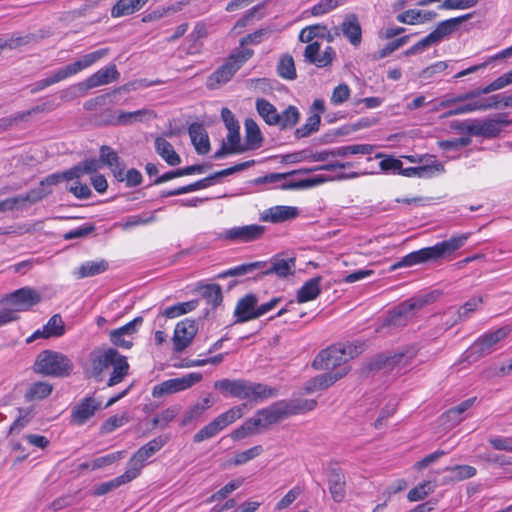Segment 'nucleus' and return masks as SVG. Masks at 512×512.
Wrapping results in <instances>:
<instances>
[{
	"label": "nucleus",
	"mask_w": 512,
	"mask_h": 512,
	"mask_svg": "<svg viewBox=\"0 0 512 512\" xmlns=\"http://www.w3.org/2000/svg\"><path fill=\"white\" fill-rule=\"evenodd\" d=\"M207 27L203 22L196 23L193 31L189 34V39L193 41V45L189 48V53L197 52L200 48L198 41L207 37Z\"/></svg>",
	"instance_id": "nucleus-58"
},
{
	"label": "nucleus",
	"mask_w": 512,
	"mask_h": 512,
	"mask_svg": "<svg viewBox=\"0 0 512 512\" xmlns=\"http://www.w3.org/2000/svg\"><path fill=\"white\" fill-rule=\"evenodd\" d=\"M261 430H263L261 428V421L260 419H257L255 415L254 417L247 419L240 427L235 429L231 433V438L234 441H238L248 436L259 434Z\"/></svg>",
	"instance_id": "nucleus-33"
},
{
	"label": "nucleus",
	"mask_w": 512,
	"mask_h": 512,
	"mask_svg": "<svg viewBox=\"0 0 512 512\" xmlns=\"http://www.w3.org/2000/svg\"><path fill=\"white\" fill-rule=\"evenodd\" d=\"M416 353L412 349H408L403 352L395 353L393 355L385 356L379 355L375 361L372 363V368L374 369H387L392 370L396 367L402 369L407 367V365L414 359Z\"/></svg>",
	"instance_id": "nucleus-20"
},
{
	"label": "nucleus",
	"mask_w": 512,
	"mask_h": 512,
	"mask_svg": "<svg viewBox=\"0 0 512 512\" xmlns=\"http://www.w3.org/2000/svg\"><path fill=\"white\" fill-rule=\"evenodd\" d=\"M202 296L213 307H217L223 300L222 289L219 284H207L202 287Z\"/></svg>",
	"instance_id": "nucleus-53"
},
{
	"label": "nucleus",
	"mask_w": 512,
	"mask_h": 512,
	"mask_svg": "<svg viewBox=\"0 0 512 512\" xmlns=\"http://www.w3.org/2000/svg\"><path fill=\"white\" fill-rule=\"evenodd\" d=\"M73 370V363L64 354L56 351H42L34 363V371L38 374L54 377H67Z\"/></svg>",
	"instance_id": "nucleus-10"
},
{
	"label": "nucleus",
	"mask_w": 512,
	"mask_h": 512,
	"mask_svg": "<svg viewBox=\"0 0 512 512\" xmlns=\"http://www.w3.org/2000/svg\"><path fill=\"white\" fill-rule=\"evenodd\" d=\"M51 192V190H46L44 186L40 185L38 188L29 190L26 194L18 195V203L29 202L30 204H34L51 194Z\"/></svg>",
	"instance_id": "nucleus-55"
},
{
	"label": "nucleus",
	"mask_w": 512,
	"mask_h": 512,
	"mask_svg": "<svg viewBox=\"0 0 512 512\" xmlns=\"http://www.w3.org/2000/svg\"><path fill=\"white\" fill-rule=\"evenodd\" d=\"M278 75L286 80H294L297 77L293 57L289 54H284L280 57L277 65Z\"/></svg>",
	"instance_id": "nucleus-44"
},
{
	"label": "nucleus",
	"mask_w": 512,
	"mask_h": 512,
	"mask_svg": "<svg viewBox=\"0 0 512 512\" xmlns=\"http://www.w3.org/2000/svg\"><path fill=\"white\" fill-rule=\"evenodd\" d=\"M482 121L484 138H494L498 136L502 128L510 124L504 114H499L496 118L482 119Z\"/></svg>",
	"instance_id": "nucleus-36"
},
{
	"label": "nucleus",
	"mask_w": 512,
	"mask_h": 512,
	"mask_svg": "<svg viewBox=\"0 0 512 512\" xmlns=\"http://www.w3.org/2000/svg\"><path fill=\"white\" fill-rule=\"evenodd\" d=\"M147 2L148 0H118L111 8V16L119 18L132 15L145 6Z\"/></svg>",
	"instance_id": "nucleus-29"
},
{
	"label": "nucleus",
	"mask_w": 512,
	"mask_h": 512,
	"mask_svg": "<svg viewBox=\"0 0 512 512\" xmlns=\"http://www.w3.org/2000/svg\"><path fill=\"white\" fill-rule=\"evenodd\" d=\"M266 262L256 261L251 263L241 264L234 268H230L227 271L219 275L220 278L242 276L245 274L253 273L256 270L263 269L260 275H276L279 278H286L292 276L296 269V259L294 257H283L276 255L271 258L270 264L266 267Z\"/></svg>",
	"instance_id": "nucleus-5"
},
{
	"label": "nucleus",
	"mask_w": 512,
	"mask_h": 512,
	"mask_svg": "<svg viewBox=\"0 0 512 512\" xmlns=\"http://www.w3.org/2000/svg\"><path fill=\"white\" fill-rule=\"evenodd\" d=\"M327 27L321 24L307 26L300 31L299 41L303 43H310L315 38H325Z\"/></svg>",
	"instance_id": "nucleus-51"
},
{
	"label": "nucleus",
	"mask_w": 512,
	"mask_h": 512,
	"mask_svg": "<svg viewBox=\"0 0 512 512\" xmlns=\"http://www.w3.org/2000/svg\"><path fill=\"white\" fill-rule=\"evenodd\" d=\"M245 142L247 151L258 149L263 143V135L258 124L250 118L245 120Z\"/></svg>",
	"instance_id": "nucleus-30"
},
{
	"label": "nucleus",
	"mask_w": 512,
	"mask_h": 512,
	"mask_svg": "<svg viewBox=\"0 0 512 512\" xmlns=\"http://www.w3.org/2000/svg\"><path fill=\"white\" fill-rule=\"evenodd\" d=\"M300 120V112L296 106L289 105L285 110L279 113V120L275 126H278L281 130L291 129Z\"/></svg>",
	"instance_id": "nucleus-40"
},
{
	"label": "nucleus",
	"mask_w": 512,
	"mask_h": 512,
	"mask_svg": "<svg viewBox=\"0 0 512 512\" xmlns=\"http://www.w3.org/2000/svg\"><path fill=\"white\" fill-rule=\"evenodd\" d=\"M433 298L430 294L419 295L405 300L389 311L384 318L382 327L402 328L405 327L425 305L431 303Z\"/></svg>",
	"instance_id": "nucleus-8"
},
{
	"label": "nucleus",
	"mask_w": 512,
	"mask_h": 512,
	"mask_svg": "<svg viewBox=\"0 0 512 512\" xmlns=\"http://www.w3.org/2000/svg\"><path fill=\"white\" fill-rule=\"evenodd\" d=\"M155 212L156 211L146 212L140 215L128 216L122 223L119 224V226L123 230H128L136 226L153 223L156 221Z\"/></svg>",
	"instance_id": "nucleus-46"
},
{
	"label": "nucleus",
	"mask_w": 512,
	"mask_h": 512,
	"mask_svg": "<svg viewBox=\"0 0 512 512\" xmlns=\"http://www.w3.org/2000/svg\"><path fill=\"white\" fill-rule=\"evenodd\" d=\"M108 54H109V48H102V49L96 50L94 52L83 55L80 59L76 60L75 62L59 68L51 76L37 81L33 85L32 89H31V93L35 94V93L45 89L48 86H51L55 83L65 80L73 75H76L77 73L92 66L94 63H96L99 60H101L102 58L106 57Z\"/></svg>",
	"instance_id": "nucleus-6"
},
{
	"label": "nucleus",
	"mask_w": 512,
	"mask_h": 512,
	"mask_svg": "<svg viewBox=\"0 0 512 512\" xmlns=\"http://www.w3.org/2000/svg\"><path fill=\"white\" fill-rule=\"evenodd\" d=\"M512 332L511 325H504L495 331H489L478 337L461 355V362L474 363L480 358L491 354L495 346Z\"/></svg>",
	"instance_id": "nucleus-9"
},
{
	"label": "nucleus",
	"mask_w": 512,
	"mask_h": 512,
	"mask_svg": "<svg viewBox=\"0 0 512 512\" xmlns=\"http://www.w3.org/2000/svg\"><path fill=\"white\" fill-rule=\"evenodd\" d=\"M109 267L106 260L87 261L83 263L78 270L79 278L92 277L105 272Z\"/></svg>",
	"instance_id": "nucleus-43"
},
{
	"label": "nucleus",
	"mask_w": 512,
	"mask_h": 512,
	"mask_svg": "<svg viewBox=\"0 0 512 512\" xmlns=\"http://www.w3.org/2000/svg\"><path fill=\"white\" fill-rule=\"evenodd\" d=\"M321 282V276H316L306 281L297 291V302L305 303L316 299L321 293Z\"/></svg>",
	"instance_id": "nucleus-27"
},
{
	"label": "nucleus",
	"mask_w": 512,
	"mask_h": 512,
	"mask_svg": "<svg viewBox=\"0 0 512 512\" xmlns=\"http://www.w3.org/2000/svg\"><path fill=\"white\" fill-rule=\"evenodd\" d=\"M468 237L469 234L452 236L450 239L439 242L434 246L413 251L402 257L398 262L394 263L390 267V270L394 271L398 268L411 267L417 264H423L444 258L446 255H449L461 248L466 243Z\"/></svg>",
	"instance_id": "nucleus-2"
},
{
	"label": "nucleus",
	"mask_w": 512,
	"mask_h": 512,
	"mask_svg": "<svg viewBox=\"0 0 512 512\" xmlns=\"http://www.w3.org/2000/svg\"><path fill=\"white\" fill-rule=\"evenodd\" d=\"M349 371V368L345 365L343 368L335 371L328 372L319 376H316V382L318 383V387L320 390L327 389L331 385H333L336 381L343 378Z\"/></svg>",
	"instance_id": "nucleus-52"
},
{
	"label": "nucleus",
	"mask_w": 512,
	"mask_h": 512,
	"mask_svg": "<svg viewBox=\"0 0 512 512\" xmlns=\"http://www.w3.org/2000/svg\"><path fill=\"white\" fill-rule=\"evenodd\" d=\"M265 230L264 226L258 224L237 226L226 229L221 234V238L231 242L247 243L260 239Z\"/></svg>",
	"instance_id": "nucleus-16"
},
{
	"label": "nucleus",
	"mask_w": 512,
	"mask_h": 512,
	"mask_svg": "<svg viewBox=\"0 0 512 512\" xmlns=\"http://www.w3.org/2000/svg\"><path fill=\"white\" fill-rule=\"evenodd\" d=\"M258 298L254 294H247L241 298L235 307L234 315L236 323H243L255 319L256 305Z\"/></svg>",
	"instance_id": "nucleus-24"
},
{
	"label": "nucleus",
	"mask_w": 512,
	"mask_h": 512,
	"mask_svg": "<svg viewBox=\"0 0 512 512\" xmlns=\"http://www.w3.org/2000/svg\"><path fill=\"white\" fill-rule=\"evenodd\" d=\"M350 97V88L346 84H339L336 86L331 95V103L340 105L347 101Z\"/></svg>",
	"instance_id": "nucleus-64"
},
{
	"label": "nucleus",
	"mask_w": 512,
	"mask_h": 512,
	"mask_svg": "<svg viewBox=\"0 0 512 512\" xmlns=\"http://www.w3.org/2000/svg\"><path fill=\"white\" fill-rule=\"evenodd\" d=\"M299 215L297 207L277 205L263 211L260 220L270 223H282L296 218Z\"/></svg>",
	"instance_id": "nucleus-23"
},
{
	"label": "nucleus",
	"mask_w": 512,
	"mask_h": 512,
	"mask_svg": "<svg viewBox=\"0 0 512 512\" xmlns=\"http://www.w3.org/2000/svg\"><path fill=\"white\" fill-rule=\"evenodd\" d=\"M432 492L430 482L419 484L408 492L407 498L411 502L420 501L424 499L429 493Z\"/></svg>",
	"instance_id": "nucleus-62"
},
{
	"label": "nucleus",
	"mask_w": 512,
	"mask_h": 512,
	"mask_svg": "<svg viewBox=\"0 0 512 512\" xmlns=\"http://www.w3.org/2000/svg\"><path fill=\"white\" fill-rule=\"evenodd\" d=\"M197 333V324L194 320L185 319L177 323L174 335L173 344L176 352L185 350L194 339Z\"/></svg>",
	"instance_id": "nucleus-19"
},
{
	"label": "nucleus",
	"mask_w": 512,
	"mask_h": 512,
	"mask_svg": "<svg viewBox=\"0 0 512 512\" xmlns=\"http://www.w3.org/2000/svg\"><path fill=\"white\" fill-rule=\"evenodd\" d=\"M78 172H79V169L70 168L64 172L50 174L40 182V185L44 186V187L53 186V185H57V184L61 183L62 181H65V180L69 181V180H73V179H78Z\"/></svg>",
	"instance_id": "nucleus-47"
},
{
	"label": "nucleus",
	"mask_w": 512,
	"mask_h": 512,
	"mask_svg": "<svg viewBox=\"0 0 512 512\" xmlns=\"http://www.w3.org/2000/svg\"><path fill=\"white\" fill-rule=\"evenodd\" d=\"M256 109L258 114L270 126H275L279 120V113L276 107L264 98L256 100Z\"/></svg>",
	"instance_id": "nucleus-35"
},
{
	"label": "nucleus",
	"mask_w": 512,
	"mask_h": 512,
	"mask_svg": "<svg viewBox=\"0 0 512 512\" xmlns=\"http://www.w3.org/2000/svg\"><path fill=\"white\" fill-rule=\"evenodd\" d=\"M52 390L53 387L48 382L38 381L30 385L24 397L27 401H39L47 398Z\"/></svg>",
	"instance_id": "nucleus-39"
},
{
	"label": "nucleus",
	"mask_w": 512,
	"mask_h": 512,
	"mask_svg": "<svg viewBox=\"0 0 512 512\" xmlns=\"http://www.w3.org/2000/svg\"><path fill=\"white\" fill-rule=\"evenodd\" d=\"M129 364L127 358L116 349L97 350L90 353V367L87 374L97 382H102L106 371L112 368V373L107 381L108 387H113L128 375Z\"/></svg>",
	"instance_id": "nucleus-1"
},
{
	"label": "nucleus",
	"mask_w": 512,
	"mask_h": 512,
	"mask_svg": "<svg viewBox=\"0 0 512 512\" xmlns=\"http://www.w3.org/2000/svg\"><path fill=\"white\" fill-rule=\"evenodd\" d=\"M214 388L225 397L263 401L277 395V389L244 379H221L214 382Z\"/></svg>",
	"instance_id": "nucleus-4"
},
{
	"label": "nucleus",
	"mask_w": 512,
	"mask_h": 512,
	"mask_svg": "<svg viewBox=\"0 0 512 512\" xmlns=\"http://www.w3.org/2000/svg\"><path fill=\"white\" fill-rule=\"evenodd\" d=\"M483 300L481 297H473L469 299L464 305L458 310L457 318L451 322H446V329L455 325L458 321L466 319L469 317L470 313L474 312L481 304Z\"/></svg>",
	"instance_id": "nucleus-48"
},
{
	"label": "nucleus",
	"mask_w": 512,
	"mask_h": 512,
	"mask_svg": "<svg viewBox=\"0 0 512 512\" xmlns=\"http://www.w3.org/2000/svg\"><path fill=\"white\" fill-rule=\"evenodd\" d=\"M475 401L476 397L466 399L460 404L447 410L442 417L449 421L452 425H457L463 420L462 414L471 408Z\"/></svg>",
	"instance_id": "nucleus-38"
},
{
	"label": "nucleus",
	"mask_w": 512,
	"mask_h": 512,
	"mask_svg": "<svg viewBox=\"0 0 512 512\" xmlns=\"http://www.w3.org/2000/svg\"><path fill=\"white\" fill-rule=\"evenodd\" d=\"M263 452V447L261 445H256L248 450L242 451L235 455L233 463L235 465H243L248 461L254 459L259 456Z\"/></svg>",
	"instance_id": "nucleus-61"
},
{
	"label": "nucleus",
	"mask_w": 512,
	"mask_h": 512,
	"mask_svg": "<svg viewBox=\"0 0 512 512\" xmlns=\"http://www.w3.org/2000/svg\"><path fill=\"white\" fill-rule=\"evenodd\" d=\"M134 479H135V477L130 473V471L128 469H126V471L122 475H120L110 481L103 482V483L95 486L91 494L93 496L105 495V494L115 490L116 488L120 487L121 485L126 484Z\"/></svg>",
	"instance_id": "nucleus-31"
},
{
	"label": "nucleus",
	"mask_w": 512,
	"mask_h": 512,
	"mask_svg": "<svg viewBox=\"0 0 512 512\" xmlns=\"http://www.w3.org/2000/svg\"><path fill=\"white\" fill-rule=\"evenodd\" d=\"M409 36H402L398 39H395L388 44H386L381 50L378 52V58L382 59L393 53L395 50L399 49L403 45H405L409 41Z\"/></svg>",
	"instance_id": "nucleus-63"
},
{
	"label": "nucleus",
	"mask_w": 512,
	"mask_h": 512,
	"mask_svg": "<svg viewBox=\"0 0 512 512\" xmlns=\"http://www.w3.org/2000/svg\"><path fill=\"white\" fill-rule=\"evenodd\" d=\"M102 401L95 394L84 397L77 402L70 415V423L76 426H82L95 416L96 412L103 409Z\"/></svg>",
	"instance_id": "nucleus-15"
},
{
	"label": "nucleus",
	"mask_w": 512,
	"mask_h": 512,
	"mask_svg": "<svg viewBox=\"0 0 512 512\" xmlns=\"http://www.w3.org/2000/svg\"><path fill=\"white\" fill-rule=\"evenodd\" d=\"M315 171H319V169H317V166L311 168H300L287 173H271L255 179L254 182L255 184L276 183L283 179H286L291 175L309 174Z\"/></svg>",
	"instance_id": "nucleus-41"
},
{
	"label": "nucleus",
	"mask_w": 512,
	"mask_h": 512,
	"mask_svg": "<svg viewBox=\"0 0 512 512\" xmlns=\"http://www.w3.org/2000/svg\"><path fill=\"white\" fill-rule=\"evenodd\" d=\"M344 1L345 0H320L311 7L310 12L313 16L324 15L342 5Z\"/></svg>",
	"instance_id": "nucleus-56"
},
{
	"label": "nucleus",
	"mask_w": 512,
	"mask_h": 512,
	"mask_svg": "<svg viewBox=\"0 0 512 512\" xmlns=\"http://www.w3.org/2000/svg\"><path fill=\"white\" fill-rule=\"evenodd\" d=\"M273 30L270 27L260 28L253 33H250L244 37H242L239 41L240 47L242 49L245 48L246 45H258L262 43L264 40L268 39Z\"/></svg>",
	"instance_id": "nucleus-49"
},
{
	"label": "nucleus",
	"mask_w": 512,
	"mask_h": 512,
	"mask_svg": "<svg viewBox=\"0 0 512 512\" xmlns=\"http://www.w3.org/2000/svg\"><path fill=\"white\" fill-rule=\"evenodd\" d=\"M321 117L319 114L309 116L306 123L295 130V137L297 139L305 138L317 132L320 127Z\"/></svg>",
	"instance_id": "nucleus-50"
},
{
	"label": "nucleus",
	"mask_w": 512,
	"mask_h": 512,
	"mask_svg": "<svg viewBox=\"0 0 512 512\" xmlns=\"http://www.w3.org/2000/svg\"><path fill=\"white\" fill-rule=\"evenodd\" d=\"M243 484V479H235L227 483L220 490L214 493L210 498L209 502L225 499L230 493L238 489Z\"/></svg>",
	"instance_id": "nucleus-60"
},
{
	"label": "nucleus",
	"mask_w": 512,
	"mask_h": 512,
	"mask_svg": "<svg viewBox=\"0 0 512 512\" xmlns=\"http://www.w3.org/2000/svg\"><path fill=\"white\" fill-rule=\"evenodd\" d=\"M41 301L40 293L31 287H23L13 292L8 302L12 308L18 313L27 311L31 307L37 305Z\"/></svg>",
	"instance_id": "nucleus-18"
},
{
	"label": "nucleus",
	"mask_w": 512,
	"mask_h": 512,
	"mask_svg": "<svg viewBox=\"0 0 512 512\" xmlns=\"http://www.w3.org/2000/svg\"><path fill=\"white\" fill-rule=\"evenodd\" d=\"M42 333H45V338L62 336L65 333V324L61 315H53L43 326Z\"/></svg>",
	"instance_id": "nucleus-45"
},
{
	"label": "nucleus",
	"mask_w": 512,
	"mask_h": 512,
	"mask_svg": "<svg viewBox=\"0 0 512 512\" xmlns=\"http://www.w3.org/2000/svg\"><path fill=\"white\" fill-rule=\"evenodd\" d=\"M203 378L202 373L192 372L182 377L168 379L153 387L152 396L162 397L187 390L199 383Z\"/></svg>",
	"instance_id": "nucleus-14"
},
{
	"label": "nucleus",
	"mask_w": 512,
	"mask_h": 512,
	"mask_svg": "<svg viewBox=\"0 0 512 512\" xmlns=\"http://www.w3.org/2000/svg\"><path fill=\"white\" fill-rule=\"evenodd\" d=\"M188 132L196 152L201 155L207 154L210 151V142L203 125L193 123L189 126Z\"/></svg>",
	"instance_id": "nucleus-26"
},
{
	"label": "nucleus",
	"mask_w": 512,
	"mask_h": 512,
	"mask_svg": "<svg viewBox=\"0 0 512 512\" xmlns=\"http://www.w3.org/2000/svg\"><path fill=\"white\" fill-rule=\"evenodd\" d=\"M339 31L353 46H358L362 41V28L358 17L355 14H348L345 16L341 25L335 28V34L339 35Z\"/></svg>",
	"instance_id": "nucleus-22"
},
{
	"label": "nucleus",
	"mask_w": 512,
	"mask_h": 512,
	"mask_svg": "<svg viewBox=\"0 0 512 512\" xmlns=\"http://www.w3.org/2000/svg\"><path fill=\"white\" fill-rule=\"evenodd\" d=\"M316 406L317 401L314 399H287L274 402L258 410L255 415L261 421V428L266 430L291 415L312 411Z\"/></svg>",
	"instance_id": "nucleus-3"
},
{
	"label": "nucleus",
	"mask_w": 512,
	"mask_h": 512,
	"mask_svg": "<svg viewBox=\"0 0 512 512\" xmlns=\"http://www.w3.org/2000/svg\"><path fill=\"white\" fill-rule=\"evenodd\" d=\"M329 492L335 502H342L346 495L345 475L338 463H329L326 469Z\"/></svg>",
	"instance_id": "nucleus-17"
},
{
	"label": "nucleus",
	"mask_w": 512,
	"mask_h": 512,
	"mask_svg": "<svg viewBox=\"0 0 512 512\" xmlns=\"http://www.w3.org/2000/svg\"><path fill=\"white\" fill-rule=\"evenodd\" d=\"M129 416L127 413H123L122 415H114L109 417L106 421H104L100 427L101 434H109L116 430L119 427H122L127 422H129Z\"/></svg>",
	"instance_id": "nucleus-54"
},
{
	"label": "nucleus",
	"mask_w": 512,
	"mask_h": 512,
	"mask_svg": "<svg viewBox=\"0 0 512 512\" xmlns=\"http://www.w3.org/2000/svg\"><path fill=\"white\" fill-rule=\"evenodd\" d=\"M254 164H255V160H249V161H245V162H242V163H238V164H236V165H234L232 167L223 169L221 171H217L214 174H212V175H210V176H208L206 178L198 180L200 188L201 189L207 188V187H209V186H211L213 184V181L215 179H217L219 177H226V176L232 175V174H234L236 172L243 171V170H245L247 168H250Z\"/></svg>",
	"instance_id": "nucleus-32"
},
{
	"label": "nucleus",
	"mask_w": 512,
	"mask_h": 512,
	"mask_svg": "<svg viewBox=\"0 0 512 512\" xmlns=\"http://www.w3.org/2000/svg\"><path fill=\"white\" fill-rule=\"evenodd\" d=\"M448 473L447 478L452 482L470 479L476 475V468L470 465L447 466L443 470Z\"/></svg>",
	"instance_id": "nucleus-37"
},
{
	"label": "nucleus",
	"mask_w": 512,
	"mask_h": 512,
	"mask_svg": "<svg viewBox=\"0 0 512 512\" xmlns=\"http://www.w3.org/2000/svg\"><path fill=\"white\" fill-rule=\"evenodd\" d=\"M374 146L370 144H355V145H347L340 146L332 149V154L334 157H347L348 155L355 154H371L373 152Z\"/></svg>",
	"instance_id": "nucleus-42"
},
{
	"label": "nucleus",
	"mask_w": 512,
	"mask_h": 512,
	"mask_svg": "<svg viewBox=\"0 0 512 512\" xmlns=\"http://www.w3.org/2000/svg\"><path fill=\"white\" fill-rule=\"evenodd\" d=\"M471 17L472 14L468 13L459 17L441 21L437 24L436 28L430 34L438 44L439 42L442 41L444 37L452 34L454 31L457 30L460 24L469 20Z\"/></svg>",
	"instance_id": "nucleus-25"
},
{
	"label": "nucleus",
	"mask_w": 512,
	"mask_h": 512,
	"mask_svg": "<svg viewBox=\"0 0 512 512\" xmlns=\"http://www.w3.org/2000/svg\"><path fill=\"white\" fill-rule=\"evenodd\" d=\"M168 440V436L161 435L139 448L128 461L127 469L130 473L136 478L144 467L145 461L158 452Z\"/></svg>",
	"instance_id": "nucleus-13"
},
{
	"label": "nucleus",
	"mask_w": 512,
	"mask_h": 512,
	"mask_svg": "<svg viewBox=\"0 0 512 512\" xmlns=\"http://www.w3.org/2000/svg\"><path fill=\"white\" fill-rule=\"evenodd\" d=\"M119 77L120 73L118 72L116 65L111 64L90 75L85 82L80 83L79 86H84L85 89H92L117 81Z\"/></svg>",
	"instance_id": "nucleus-21"
},
{
	"label": "nucleus",
	"mask_w": 512,
	"mask_h": 512,
	"mask_svg": "<svg viewBox=\"0 0 512 512\" xmlns=\"http://www.w3.org/2000/svg\"><path fill=\"white\" fill-rule=\"evenodd\" d=\"M362 352V345L337 344L322 350L314 359L312 365L318 370H334L343 368L350 359Z\"/></svg>",
	"instance_id": "nucleus-7"
},
{
	"label": "nucleus",
	"mask_w": 512,
	"mask_h": 512,
	"mask_svg": "<svg viewBox=\"0 0 512 512\" xmlns=\"http://www.w3.org/2000/svg\"><path fill=\"white\" fill-rule=\"evenodd\" d=\"M100 162L108 167H114L118 163L122 162L116 151L107 145L100 147Z\"/></svg>",
	"instance_id": "nucleus-59"
},
{
	"label": "nucleus",
	"mask_w": 512,
	"mask_h": 512,
	"mask_svg": "<svg viewBox=\"0 0 512 512\" xmlns=\"http://www.w3.org/2000/svg\"><path fill=\"white\" fill-rule=\"evenodd\" d=\"M125 456V451H117L110 454H107L105 456L98 457L92 461L91 469L97 470L103 467H106L108 465H111Z\"/></svg>",
	"instance_id": "nucleus-57"
},
{
	"label": "nucleus",
	"mask_w": 512,
	"mask_h": 512,
	"mask_svg": "<svg viewBox=\"0 0 512 512\" xmlns=\"http://www.w3.org/2000/svg\"><path fill=\"white\" fill-rule=\"evenodd\" d=\"M246 404L234 406L224 413L218 415L210 423L201 428L194 436L193 442L200 443L205 440L215 437L218 433L224 430L227 426L234 423L237 419L243 416V408Z\"/></svg>",
	"instance_id": "nucleus-12"
},
{
	"label": "nucleus",
	"mask_w": 512,
	"mask_h": 512,
	"mask_svg": "<svg viewBox=\"0 0 512 512\" xmlns=\"http://www.w3.org/2000/svg\"><path fill=\"white\" fill-rule=\"evenodd\" d=\"M360 175L361 174L358 172L340 173L336 176L316 175L310 178L302 179V186L303 189H309L329 181L354 179L359 177Z\"/></svg>",
	"instance_id": "nucleus-34"
},
{
	"label": "nucleus",
	"mask_w": 512,
	"mask_h": 512,
	"mask_svg": "<svg viewBox=\"0 0 512 512\" xmlns=\"http://www.w3.org/2000/svg\"><path fill=\"white\" fill-rule=\"evenodd\" d=\"M155 150L157 154L170 166H177L181 163V157L174 150L172 144L163 137L155 139Z\"/></svg>",
	"instance_id": "nucleus-28"
},
{
	"label": "nucleus",
	"mask_w": 512,
	"mask_h": 512,
	"mask_svg": "<svg viewBox=\"0 0 512 512\" xmlns=\"http://www.w3.org/2000/svg\"><path fill=\"white\" fill-rule=\"evenodd\" d=\"M253 55L254 50L250 48L240 49L232 53L225 63L211 74L208 78V85L213 88L215 84L227 83Z\"/></svg>",
	"instance_id": "nucleus-11"
}]
</instances>
